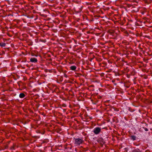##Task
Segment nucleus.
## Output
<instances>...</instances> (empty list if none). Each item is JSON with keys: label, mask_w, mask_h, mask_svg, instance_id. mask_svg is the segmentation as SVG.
<instances>
[{"label": "nucleus", "mask_w": 152, "mask_h": 152, "mask_svg": "<svg viewBox=\"0 0 152 152\" xmlns=\"http://www.w3.org/2000/svg\"><path fill=\"white\" fill-rule=\"evenodd\" d=\"M26 95L25 94L23 93H21L19 94V97L20 98H24L25 96Z\"/></svg>", "instance_id": "4"}, {"label": "nucleus", "mask_w": 152, "mask_h": 152, "mask_svg": "<svg viewBox=\"0 0 152 152\" xmlns=\"http://www.w3.org/2000/svg\"><path fill=\"white\" fill-rule=\"evenodd\" d=\"M74 139L75 140L74 144L76 145H80L83 142L82 138H74Z\"/></svg>", "instance_id": "1"}, {"label": "nucleus", "mask_w": 152, "mask_h": 152, "mask_svg": "<svg viewBox=\"0 0 152 152\" xmlns=\"http://www.w3.org/2000/svg\"><path fill=\"white\" fill-rule=\"evenodd\" d=\"M30 61L31 62L36 63L37 62V60L35 58H31L30 59Z\"/></svg>", "instance_id": "3"}, {"label": "nucleus", "mask_w": 152, "mask_h": 152, "mask_svg": "<svg viewBox=\"0 0 152 152\" xmlns=\"http://www.w3.org/2000/svg\"><path fill=\"white\" fill-rule=\"evenodd\" d=\"M6 45V44L4 42H2L0 43V46L1 47H4Z\"/></svg>", "instance_id": "7"}, {"label": "nucleus", "mask_w": 152, "mask_h": 152, "mask_svg": "<svg viewBox=\"0 0 152 152\" xmlns=\"http://www.w3.org/2000/svg\"><path fill=\"white\" fill-rule=\"evenodd\" d=\"M132 152H141L139 149H136L134 150Z\"/></svg>", "instance_id": "8"}, {"label": "nucleus", "mask_w": 152, "mask_h": 152, "mask_svg": "<svg viewBox=\"0 0 152 152\" xmlns=\"http://www.w3.org/2000/svg\"><path fill=\"white\" fill-rule=\"evenodd\" d=\"M77 68V67L75 66H71L70 67V69L71 70H75Z\"/></svg>", "instance_id": "5"}, {"label": "nucleus", "mask_w": 152, "mask_h": 152, "mask_svg": "<svg viewBox=\"0 0 152 152\" xmlns=\"http://www.w3.org/2000/svg\"><path fill=\"white\" fill-rule=\"evenodd\" d=\"M64 76L66 78H67L68 77V76L66 74H64Z\"/></svg>", "instance_id": "9"}, {"label": "nucleus", "mask_w": 152, "mask_h": 152, "mask_svg": "<svg viewBox=\"0 0 152 152\" xmlns=\"http://www.w3.org/2000/svg\"><path fill=\"white\" fill-rule=\"evenodd\" d=\"M101 130V129L99 127H97L95 128L93 130L94 133L96 134H98Z\"/></svg>", "instance_id": "2"}, {"label": "nucleus", "mask_w": 152, "mask_h": 152, "mask_svg": "<svg viewBox=\"0 0 152 152\" xmlns=\"http://www.w3.org/2000/svg\"><path fill=\"white\" fill-rule=\"evenodd\" d=\"M130 137L131 139L133 140H134L136 139V137L134 135L131 136Z\"/></svg>", "instance_id": "6"}]
</instances>
